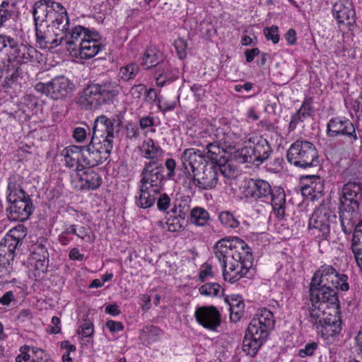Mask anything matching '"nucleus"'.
Returning a JSON list of instances; mask_svg holds the SVG:
<instances>
[{
  "label": "nucleus",
  "instance_id": "72a5a7b5",
  "mask_svg": "<svg viewBox=\"0 0 362 362\" xmlns=\"http://www.w3.org/2000/svg\"><path fill=\"white\" fill-rule=\"evenodd\" d=\"M250 323L252 325L272 330L274 327L275 320L272 312L266 308H263L257 311Z\"/></svg>",
  "mask_w": 362,
  "mask_h": 362
},
{
  "label": "nucleus",
  "instance_id": "473e14b6",
  "mask_svg": "<svg viewBox=\"0 0 362 362\" xmlns=\"http://www.w3.org/2000/svg\"><path fill=\"white\" fill-rule=\"evenodd\" d=\"M214 136L217 142L224 148H233L238 142V136L231 131L229 127H218L216 129Z\"/></svg>",
  "mask_w": 362,
  "mask_h": 362
},
{
  "label": "nucleus",
  "instance_id": "774afa93",
  "mask_svg": "<svg viewBox=\"0 0 362 362\" xmlns=\"http://www.w3.org/2000/svg\"><path fill=\"white\" fill-rule=\"evenodd\" d=\"M165 168L168 170L167 176L169 179H173L175 176V170L176 168V162L173 158H168L165 163Z\"/></svg>",
  "mask_w": 362,
  "mask_h": 362
},
{
  "label": "nucleus",
  "instance_id": "7ed1b4c3",
  "mask_svg": "<svg viewBox=\"0 0 362 362\" xmlns=\"http://www.w3.org/2000/svg\"><path fill=\"white\" fill-rule=\"evenodd\" d=\"M349 289L348 276L339 274L332 265L323 264L314 274L310 284V301L311 304L325 303L336 306L339 303L337 290Z\"/></svg>",
  "mask_w": 362,
  "mask_h": 362
},
{
  "label": "nucleus",
  "instance_id": "5fc2aeb1",
  "mask_svg": "<svg viewBox=\"0 0 362 362\" xmlns=\"http://www.w3.org/2000/svg\"><path fill=\"white\" fill-rule=\"evenodd\" d=\"M157 196V207L160 211H166L170 206V197L165 193Z\"/></svg>",
  "mask_w": 362,
  "mask_h": 362
},
{
  "label": "nucleus",
  "instance_id": "423d86ee",
  "mask_svg": "<svg viewBox=\"0 0 362 362\" xmlns=\"http://www.w3.org/2000/svg\"><path fill=\"white\" fill-rule=\"evenodd\" d=\"M26 235L27 228L20 223L9 230L0 243V278L10 275L16 250L22 245Z\"/></svg>",
  "mask_w": 362,
  "mask_h": 362
},
{
  "label": "nucleus",
  "instance_id": "5701e85b",
  "mask_svg": "<svg viewBox=\"0 0 362 362\" xmlns=\"http://www.w3.org/2000/svg\"><path fill=\"white\" fill-rule=\"evenodd\" d=\"M332 13L339 26L341 25H351L356 21L355 11L351 3L348 1L336 2L332 7Z\"/></svg>",
  "mask_w": 362,
  "mask_h": 362
},
{
  "label": "nucleus",
  "instance_id": "7c9ffc66",
  "mask_svg": "<svg viewBox=\"0 0 362 362\" xmlns=\"http://www.w3.org/2000/svg\"><path fill=\"white\" fill-rule=\"evenodd\" d=\"M305 182L302 187L303 194H309L313 197H316L321 194L324 190V183L320 176L317 175H305L302 177Z\"/></svg>",
  "mask_w": 362,
  "mask_h": 362
},
{
  "label": "nucleus",
  "instance_id": "2f4dec72",
  "mask_svg": "<svg viewBox=\"0 0 362 362\" xmlns=\"http://www.w3.org/2000/svg\"><path fill=\"white\" fill-rule=\"evenodd\" d=\"M23 177L18 174H13L8 177L7 200H15L28 195L23 189Z\"/></svg>",
  "mask_w": 362,
  "mask_h": 362
},
{
  "label": "nucleus",
  "instance_id": "69168bd1",
  "mask_svg": "<svg viewBox=\"0 0 362 362\" xmlns=\"http://www.w3.org/2000/svg\"><path fill=\"white\" fill-rule=\"evenodd\" d=\"M145 93L146 94H145L144 100L146 103L152 104L154 102H156L157 100L158 101V103H160V100L159 99H158L157 93L154 88H150L148 90L146 89Z\"/></svg>",
  "mask_w": 362,
  "mask_h": 362
},
{
  "label": "nucleus",
  "instance_id": "338daca9",
  "mask_svg": "<svg viewBox=\"0 0 362 362\" xmlns=\"http://www.w3.org/2000/svg\"><path fill=\"white\" fill-rule=\"evenodd\" d=\"M87 136L86 130L83 127H76L73 132V137L77 142H83Z\"/></svg>",
  "mask_w": 362,
  "mask_h": 362
},
{
  "label": "nucleus",
  "instance_id": "f3484780",
  "mask_svg": "<svg viewBox=\"0 0 362 362\" xmlns=\"http://www.w3.org/2000/svg\"><path fill=\"white\" fill-rule=\"evenodd\" d=\"M327 132L329 136H344L351 142L358 140V134L354 124L348 119L337 117L329 119L327 124Z\"/></svg>",
  "mask_w": 362,
  "mask_h": 362
},
{
  "label": "nucleus",
  "instance_id": "20e7f679",
  "mask_svg": "<svg viewBox=\"0 0 362 362\" xmlns=\"http://www.w3.org/2000/svg\"><path fill=\"white\" fill-rule=\"evenodd\" d=\"M339 219L341 229L345 234L352 231L358 209L362 202V182L353 179L345 183L341 190Z\"/></svg>",
  "mask_w": 362,
  "mask_h": 362
},
{
  "label": "nucleus",
  "instance_id": "37998d69",
  "mask_svg": "<svg viewBox=\"0 0 362 362\" xmlns=\"http://www.w3.org/2000/svg\"><path fill=\"white\" fill-rule=\"evenodd\" d=\"M189 221L196 226H204L209 221V214L204 209L195 207L190 211Z\"/></svg>",
  "mask_w": 362,
  "mask_h": 362
},
{
  "label": "nucleus",
  "instance_id": "a211bd4d",
  "mask_svg": "<svg viewBox=\"0 0 362 362\" xmlns=\"http://www.w3.org/2000/svg\"><path fill=\"white\" fill-rule=\"evenodd\" d=\"M197 322L205 329L215 331L221 325V313L214 306H202L196 309Z\"/></svg>",
  "mask_w": 362,
  "mask_h": 362
},
{
  "label": "nucleus",
  "instance_id": "1a4fd4ad",
  "mask_svg": "<svg viewBox=\"0 0 362 362\" xmlns=\"http://www.w3.org/2000/svg\"><path fill=\"white\" fill-rule=\"evenodd\" d=\"M249 142L253 146H245L235 153V159L239 163H252L259 165L270 157L273 151L266 139L253 136L249 139Z\"/></svg>",
  "mask_w": 362,
  "mask_h": 362
},
{
  "label": "nucleus",
  "instance_id": "c9c22d12",
  "mask_svg": "<svg viewBox=\"0 0 362 362\" xmlns=\"http://www.w3.org/2000/svg\"><path fill=\"white\" fill-rule=\"evenodd\" d=\"M48 262V257L30 253L28 259L29 272L35 279L40 277L41 273L47 271Z\"/></svg>",
  "mask_w": 362,
  "mask_h": 362
},
{
  "label": "nucleus",
  "instance_id": "603ef678",
  "mask_svg": "<svg viewBox=\"0 0 362 362\" xmlns=\"http://www.w3.org/2000/svg\"><path fill=\"white\" fill-rule=\"evenodd\" d=\"M317 348L318 343L316 341L307 343L303 348L298 350V355L301 358L311 356L314 354Z\"/></svg>",
  "mask_w": 362,
  "mask_h": 362
},
{
  "label": "nucleus",
  "instance_id": "79ce46f5",
  "mask_svg": "<svg viewBox=\"0 0 362 362\" xmlns=\"http://www.w3.org/2000/svg\"><path fill=\"white\" fill-rule=\"evenodd\" d=\"M218 219L222 226L227 229H235L240 226L239 216L229 211H221Z\"/></svg>",
  "mask_w": 362,
  "mask_h": 362
},
{
  "label": "nucleus",
  "instance_id": "a18cd8bd",
  "mask_svg": "<svg viewBox=\"0 0 362 362\" xmlns=\"http://www.w3.org/2000/svg\"><path fill=\"white\" fill-rule=\"evenodd\" d=\"M4 71H6L4 86L7 88H12L17 83L18 80L20 78L18 67L8 63V65Z\"/></svg>",
  "mask_w": 362,
  "mask_h": 362
},
{
  "label": "nucleus",
  "instance_id": "f257e3e1",
  "mask_svg": "<svg viewBox=\"0 0 362 362\" xmlns=\"http://www.w3.org/2000/svg\"><path fill=\"white\" fill-rule=\"evenodd\" d=\"M33 15L39 47L51 49L60 45L69 27L66 8L52 0H39L33 5Z\"/></svg>",
  "mask_w": 362,
  "mask_h": 362
},
{
  "label": "nucleus",
  "instance_id": "f03ea898",
  "mask_svg": "<svg viewBox=\"0 0 362 362\" xmlns=\"http://www.w3.org/2000/svg\"><path fill=\"white\" fill-rule=\"evenodd\" d=\"M214 250L222 265L225 281L234 284L252 275V253L243 240L235 236L222 238L216 242Z\"/></svg>",
  "mask_w": 362,
  "mask_h": 362
},
{
  "label": "nucleus",
  "instance_id": "c03bdc74",
  "mask_svg": "<svg viewBox=\"0 0 362 362\" xmlns=\"http://www.w3.org/2000/svg\"><path fill=\"white\" fill-rule=\"evenodd\" d=\"M139 71L140 68L138 64L130 63L119 69L118 78L119 80L127 82L135 78Z\"/></svg>",
  "mask_w": 362,
  "mask_h": 362
},
{
  "label": "nucleus",
  "instance_id": "0eeeda50",
  "mask_svg": "<svg viewBox=\"0 0 362 362\" xmlns=\"http://www.w3.org/2000/svg\"><path fill=\"white\" fill-rule=\"evenodd\" d=\"M121 90L115 81L88 85L79 98L81 106L86 110H95L117 97Z\"/></svg>",
  "mask_w": 362,
  "mask_h": 362
},
{
  "label": "nucleus",
  "instance_id": "052dcab7",
  "mask_svg": "<svg viewBox=\"0 0 362 362\" xmlns=\"http://www.w3.org/2000/svg\"><path fill=\"white\" fill-rule=\"evenodd\" d=\"M30 346L24 345L20 348L21 354L16 357V362L28 361L30 360V356L28 354Z\"/></svg>",
  "mask_w": 362,
  "mask_h": 362
},
{
  "label": "nucleus",
  "instance_id": "4be33fe9",
  "mask_svg": "<svg viewBox=\"0 0 362 362\" xmlns=\"http://www.w3.org/2000/svg\"><path fill=\"white\" fill-rule=\"evenodd\" d=\"M99 38L100 36L97 32H92L90 37L85 40L71 55L81 59H89L94 57L103 48Z\"/></svg>",
  "mask_w": 362,
  "mask_h": 362
},
{
  "label": "nucleus",
  "instance_id": "4d7b16f0",
  "mask_svg": "<svg viewBox=\"0 0 362 362\" xmlns=\"http://www.w3.org/2000/svg\"><path fill=\"white\" fill-rule=\"evenodd\" d=\"M313 100L312 98H305L303 101L299 110L307 115L308 117H311L314 113L313 107Z\"/></svg>",
  "mask_w": 362,
  "mask_h": 362
},
{
  "label": "nucleus",
  "instance_id": "a19ab883",
  "mask_svg": "<svg viewBox=\"0 0 362 362\" xmlns=\"http://www.w3.org/2000/svg\"><path fill=\"white\" fill-rule=\"evenodd\" d=\"M65 234L74 235L81 240L89 241L90 235L88 233V228L84 226H78L77 224L64 223V228Z\"/></svg>",
  "mask_w": 362,
  "mask_h": 362
},
{
  "label": "nucleus",
  "instance_id": "aec40b11",
  "mask_svg": "<svg viewBox=\"0 0 362 362\" xmlns=\"http://www.w3.org/2000/svg\"><path fill=\"white\" fill-rule=\"evenodd\" d=\"M272 187L270 184L261 179H250L244 187V194L247 197L253 198L255 200L269 199Z\"/></svg>",
  "mask_w": 362,
  "mask_h": 362
},
{
  "label": "nucleus",
  "instance_id": "3c124183",
  "mask_svg": "<svg viewBox=\"0 0 362 362\" xmlns=\"http://www.w3.org/2000/svg\"><path fill=\"white\" fill-rule=\"evenodd\" d=\"M8 53L5 44L4 34L0 35V73L4 71L8 65Z\"/></svg>",
  "mask_w": 362,
  "mask_h": 362
},
{
  "label": "nucleus",
  "instance_id": "2eb2a0df",
  "mask_svg": "<svg viewBox=\"0 0 362 362\" xmlns=\"http://www.w3.org/2000/svg\"><path fill=\"white\" fill-rule=\"evenodd\" d=\"M82 150L83 165L86 169L87 167L94 168L105 161L110 157L112 148L91 137L90 144L82 146Z\"/></svg>",
  "mask_w": 362,
  "mask_h": 362
},
{
  "label": "nucleus",
  "instance_id": "49530a36",
  "mask_svg": "<svg viewBox=\"0 0 362 362\" xmlns=\"http://www.w3.org/2000/svg\"><path fill=\"white\" fill-rule=\"evenodd\" d=\"M351 250L354 255L358 266L361 271V259L362 260V235L353 234L351 243Z\"/></svg>",
  "mask_w": 362,
  "mask_h": 362
},
{
  "label": "nucleus",
  "instance_id": "c756f323",
  "mask_svg": "<svg viewBox=\"0 0 362 362\" xmlns=\"http://www.w3.org/2000/svg\"><path fill=\"white\" fill-rule=\"evenodd\" d=\"M78 179L82 182L81 187L85 189H96L102 183L100 176L91 168L84 169L76 173Z\"/></svg>",
  "mask_w": 362,
  "mask_h": 362
},
{
  "label": "nucleus",
  "instance_id": "9b49d317",
  "mask_svg": "<svg viewBox=\"0 0 362 362\" xmlns=\"http://www.w3.org/2000/svg\"><path fill=\"white\" fill-rule=\"evenodd\" d=\"M337 222V216L325 206L315 209L310 218L308 230L320 240H327L330 235V226Z\"/></svg>",
  "mask_w": 362,
  "mask_h": 362
},
{
  "label": "nucleus",
  "instance_id": "ea45409f",
  "mask_svg": "<svg viewBox=\"0 0 362 362\" xmlns=\"http://www.w3.org/2000/svg\"><path fill=\"white\" fill-rule=\"evenodd\" d=\"M14 6L12 0H0V28L13 17Z\"/></svg>",
  "mask_w": 362,
  "mask_h": 362
},
{
  "label": "nucleus",
  "instance_id": "a878e982",
  "mask_svg": "<svg viewBox=\"0 0 362 362\" xmlns=\"http://www.w3.org/2000/svg\"><path fill=\"white\" fill-rule=\"evenodd\" d=\"M204 150L202 151L204 155L205 159L211 160L216 165L227 166L230 168V165L226 164L225 148L217 140L214 142H207L205 145L202 144Z\"/></svg>",
  "mask_w": 362,
  "mask_h": 362
},
{
  "label": "nucleus",
  "instance_id": "cd10ccee",
  "mask_svg": "<svg viewBox=\"0 0 362 362\" xmlns=\"http://www.w3.org/2000/svg\"><path fill=\"white\" fill-rule=\"evenodd\" d=\"M179 71L168 62H162L155 71L154 77L156 85L163 87L167 83H170L178 78Z\"/></svg>",
  "mask_w": 362,
  "mask_h": 362
},
{
  "label": "nucleus",
  "instance_id": "6e6d98bb",
  "mask_svg": "<svg viewBox=\"0 0 362 362\" xmlns=\"http://www.w3.org/2000/svg\"><path fill=\"white\" fill-rule=\"evenodd\" d=\"M187 42L182 38H178L174 42V47L177 51V54L180 59H184L186 55Z\"/></svg>",
  "mask_w": 362,
  "mask_h": 362
},
{
  "label": "nucleus",
  "instance_id": "6e6552de",
  "mask_svg": "<svg viewBox=\"0 0 362 362\" xmlns=\"http://www.w3.org/2000/svg\"><path fill=\"white\" fill-rule=\"evenodd\" d=\"M287 160L295 166L306 168L316 165L318 153L315 145L305 140H297L287 151Z\"/></svg>",
  "mask_w": 362,
  "mask_h": 362
},
{
  "label": "nucleus",
  "instance_id": "393cba45",
  "mask_svg": "<svg viewBox=\"0 0 362 362\" xmlns=\"http://www.w3.org/2000/svg\"><path fill=\"white\" fill-rule=\"evenodd\" d=\"M92 32L94 31L90 30L82 25L75 26L69 33L66 31V36L64 40H66V49L70 54L79 47L85 40L90 37Z\"/></svg>",
  "mask_w": 362,
  "mask_h": 362
},
{
  "label": "nucleus",
  "instance_id": "4c0bfd02",
  "mask_svg": "<svg viewBox=\"0 0 362 362\" xmlns=\"http://www.w3.org/2000/svg\"><path fill=\"white\" fill-rule=\"evenodd\" d=\"M264 343L256 337L250 336V334L245 332L243 341V351L246 355L254 357Z\"/></svg>",
  "mask_w": 362,
  "mask_h": 362
},
{
  "label": "nucleus",
  "instance_id": "09e8293b",
  "mask_svg": "<svg viewBox=\"0 0 362 362\" xmlns=\"http://www.w3.org/2000/svg\"><path fill=\"white\" fill-rule=\"evenodd\" d=\"M220 291L221 286L216 283H207L199 288V293L206 296H218Z\"/></svg>",
  "mask_w": 362,
  "mask_h": 362
},
{
  "label": "nucleus",
  "instance_id": "ddd939ff",
  "mask_svg": "<svg viewBox=\"0 0 362 362\" xmlns=\"http://www.w3.org/2000/svg\"><path fill=\"white\" fill-rule=\"evenodd\" d=\"M223 169H228L227 166H218L214 164H206L194 174H189L190 183L201 189H211L218 183L219 173L224 174Z\"/></svg>",
  "mask_w": 362,
  "mask_h": 362
},
{
  "label": "nucleus",
  "instance_id": "e433bc0d",
  "mask_svg": "<svg viewBox=\"0 0 362 362\" xmlns=\"http://www.w3.org/2000/svg\"><path fill=\"white\" fill-rule=\"evenodd\" d=\"M163 53L156 46H149L141 58V65L146 69L157 67L163 62Z\"/></svg>",
  "mask_w": 362,
  "mask_h": 362
},
{
  "label": "nucleus",
  "instance_id": "8fccbe9b",
  "mask_svg": "<svg viewBox=\"0 0 362 362\" xmlns=\"http://www.w3.org/2000/svg\"><path fill=\"white\" fill-rule=\"evenodd\" d=\"M230 319L233 321L238 320L243 315L245 305L242 301L233 302L230 305Z\"/></svg>",
  "mask_w": 362,
  "mask_h": 362
},
{
  "label": "nucleus",
  "instance_id": "39448f33",
  "mask_svg": "<svg viewBox=\"0 0 362 362\" xmlns=\"http://www.w3.org/2000/svg\"><path fill=\"white\" fill-rule=\"evenodd\" d=\"M339 303L336 306L325 303V308L320 304H311L309 307V322L323 337L338 335L341 332V320L337 315Z\"/></svg>",
  "mask_w": 362,
  "mask_h": 362
},
{
  "label": "nucleus",
  "instance_id": "9d476101",
  "mask_svg": "<svg viewBox=\"0 0 362 362\" xmlns=\"http://www.w3.org/2000/svg\"><path fill=\"white\" fill-rule=\"evenodd\" d=\"M122 124L121 116L118 114H114L110 117L105 115H100L94 121L92 138L113 148L115 132L119 131Z\"/></svg>",
  "mask_w": 362,
  "mask_h": 362
},
{
  "label": "nucleus",
  "instance_id": "58836bf2",
  "mask_svg": "<svg viewBox=\"0 0 362 362\" xmlns=\"http://www.w3.org/2000/svg\"><path fill=\"white\" fill-rule=\"evenodd\" d=\"M171 211L175 215V218L173 220L172 223H168L169 230L171 231H176L182 228L181 224H178L179 220L178 218L184 221L185 219L186 216L189 212V206L187 204L184 205L178 204L175 205L174 207L171 209Z\"/></svg>",
  "mask_w": 362,
  "mask_h": 362
},
{
  "label": "nucleus",
  "instance_id": "e2e57ef3",
  "mask_svg": "<svg viewBox=\"0 0 362 362\" xmlns=\"http://www.w3.org/2000/svg\"><path fill=\"white\" fill-rule=\"evenodd\" d=\"M146 86L144 84L134 85L130 90V94L134 98L139 99L146 91Z\"/></svg>",
  "mask_w": 362,
  "mask_h": 362
},
{
  "label": "nucleus",
  "instance_id": "4468645a",
  "mask_svg": "<svg viewBox=\"0 0 362 362\" xmlns=\"http://www.w3.org/2000/svg\"><path fill=\"white\" fill-rule=\"evenodd\" d=\"M4 38L8 53V63L11 64L13 60L20 64H25L37 59L38 52L33 47L23 43L19 44L16 39L10 35H4Z\"/></svg>",
  "mask_w": 362,
  "mask_h": 362
},
{
  "label": "nucleus",
  "instance_id": "dca6fc26",
  "mask_svg": "<svg viewBox=\"0 0 362 362\" xmlns=\"http://www.w3.org/2000/svg\"><path fill=\"white\" fill-rule=\"evenodd\" d=\"M163 163H145L142 169L139 185L153 189V192H161L165 182Z\"/></svg>",
  "mask_w": 362,
  "mask_h": 362
},
{
  "label": "nucleus",
  "instance_id": "412c9836",
  "mask_svg": "<svg viewBox=\"0 0 362 362\" xmlns=\"http://www.w3.org/2000/svg\"><path fill=\"white\" fill-rule=\"evenodd\" d=\"M180 159L186 170L187 178H189V174H194L200 169L204 165L203 161L206 160L202 151L194 148L185 149L182 152Z\"/></svg>",
  "mask_w": 362,
  "mask_h": 362
},
{
  "label": "nucleus",
  "instance_id": "f8f14e48",
  "mask_svg": "<svg viewBox=\"0 0 362 362\" xmlns=\"http://www.w3.org/2000/svg\"><path fill=\"white\" fill-rule=\"evenodd\" d=\"M74 88V83L64 76H57L47 83L38 82L35 86V90L37 93L55 100L69 96Z\"/></svg>",
  "mask_w": 362,
  "mask_h": 362
},
{
  "label": "nucleus",
  "instance_id": "de8ad7c7",
  "mask_svg": "<svg viewBox=\"0 0 362 362\" xmlns=\"http://www.w3.org/2000/svg\"><path fill=\"white\" fill-rule=\"evenodd\" d=\"M271 330L249 324L246 332L250 336L256 337L258 339L265 342Z\"/></svg>",
  "mask_w": 362,
  "mask_h": 362
},
{
  "label": "nucleus",
  "instance_id": "b1692460",
  "mask_svg": "<svg viewBox=\"0 0 362 362\" xmlns=\"http://www.w3.org/2000/svg\"><path fill=\"white\" fill-rule=\"evenodd\" d=\"M61 155L64 157L66 167L74 168L76 173L84 170L82 146H66L62 151Z\"/></svg>",
  "mask_w": 362,
  "mask_h": 362
},
{
  "label": "nucleus",
  "instance_id": "f704fd0d",
  "mask_svg": "<svg viewBox=\"0 0 362 362\" xmlns=\"http://www.w3.org/2000/svg\"><path fill=\"white\" fill-rule=\"evenodd\" d=\"M161 192H153V189L139 185V194L136 197V204L142 209L153 206Z\"/></svg>",
  "mask_w": 362,
  "mask_h": 362
},
{
  "label": "nucleus",
  "instance_id": "bb28decb",
  "mask_svg": "<svg viewBox=\"0 0 362 362\" xmlns=\"http://www.w3.org/2000/svg\"><path fill=\"white\" fill-rule=\"evenodd\" d=\"M139 151L142 157L149 160L147 163H162L164 151L151 138L143 141Z\"/></svg>",
  "mask_w": 362,
  "mask_h": 362
},
{
  "label": "nucleus",
  "instance_id": "680f3d73",
  "mask_svg": "<svg viewBox=\"0 0 362 362\" xmlns=\"http://www.w3.org/2000/svg\"><path fill=\"white\" fill-rule=\"evenodd\" d=\"M106 327L112 333L119 332L124 329V325L121 322H117L112 320L106 322Z\"/></svg>",
  "mask_w": 362,
  "mask_h": 362
},
{
  "label": "nucleus",
  "instance_id": "c85d7f7f",
  "mask_svg": "<svg viewBox=\"0 0 362 362\" xmlns=\"http://www.w3.org/2000/svg\"><path fill=\"white\" fill-rule=\"evenodd\" d=\"M269 199L276 216L279 219H283L286 208V194L284 189L280 187H274L272 188Z\"/></svg>",
  "mask_w": 362,
  "mask_h": 362
},
{
  "label": "nucleus",
  "instance_id": "0e129e2a",
  "mask_svg": "<svg viewBox=\"0 0 362 362\" xmlns=\"http://www.w3.org/2000/svg\"><path fill=\"white\" fill-rule=\"evenodd\" d=\"M30 253L40 255L44 257H49L47 250L45 246L42 243H37L33 245L30 249Z\"/></svg>",
  "mask_w": 362,
  "mask_h": 362
},
{
  "label": "nucleus",
  "instance_id": "6ab92c4d",
  "mask_svg": "<svg viewBox=\"0 0 362 362\" xmlns=\"http://www.w3.org/2000/svg\"><path fill=\"white\" fill-rule=\"evenodd\" d=\"M10 203L9 218L13 221H24L27 220L33 212V202L30 196L8 200Z\"/></svg>",
  "mask_w": 362,
  "mask_h": 362
},
{
  "label": "nucleus",
  "instance_id": "864d4df0",
  "mask_svg": "<svg viewBox=\"0 0 362 362\" xmlns=\"http://www.w3.org/2000/svg\"><path fill=\"white\" fill-rule=\"evenodd\" d=\"M266 38L272 40L274 44H276L279 41V28L276 25H272L270 28H266L264 30Z\"/></svg>",
  "mask_w": 362,
  "mask_h": 362
},
{
  "label": "nucleus",
  "instance_id": "bf43d9fd",
  "mask_svg": "<svg viewBox=\"0 0 362 362\" xmlns=\"http://www.w3.org/2000/svg\"><path fill=\"white\" fill-rule=\"evenodd\" d=\"M213 276L212 267L210 264H204L202 265L199 272V278L201 281H206L209 277Z\"/></svg>",
  "mask_w": 362,
  "mask_h": 362
},
{
  "label": "nucleus",
  "instance_id": "13d9d810",
  "mask_svg": "<svg viewBox=\"0 0 362 362\" xmlns=\"http://www.w3.org/2000/svg\"><path fill=\"white\" fill-rule=\"evenodd\" d=\"M81 328L83 337H89L93 335L94 332L93 324L89 320H84Z\"/></svg>",
  "mask_w": 362,
  "mask_h": 362
}]
</instances>
